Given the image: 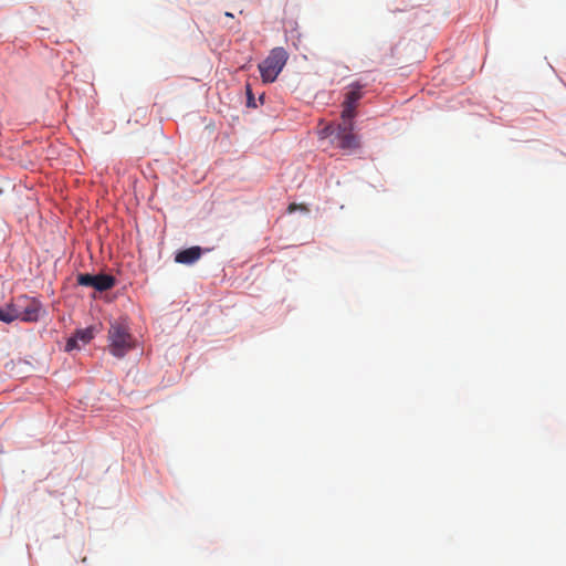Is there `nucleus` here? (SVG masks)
Wrapping results in <instances>:
<instances>
[{
  "instance_id": "1",
  "label": "nucleus",
  "mask_w": 566,
  "mask_h": 566,
  "mask_svg": "<svg viewBox=\"0 0 566 566\" xmlns=\"http://www.w3.org/2000/svg\"><path fill=\"white\" fill-rule=\"evenodd\" d=\"M135 347V338L130 334L129 325L125 319L114 321L108 329V349L109 353L123 358Z\"/></svg>"
},
{
  "instance_id": "2",
  "label": "nucleus",
  "mask_w": 566,
  "mask_h": 566,
  "mask_svg": "<svg viewBox=\"0 0 566 566\" xmlns=\"http://www.w3.org/2000/svg\"><path fill=\"white\" fill-rule=\"evenodd\" d=\"M289 60L287 51L282 46L272 49L269 55L259 64L261 78L264 83H273Z\"/></svg>"
},
{
  "instance_id": "3",
  "label": "nucleus",
  "mask_w": 566,
  "mask_h": 566,
  "mask_svg": "<svg viewBox=\"0 0 566 566\" xmlns=\"http://www.w3.org/2000/svg\"><path fill=\"white\" fill-rule=\"evenodd\" d=\"M11 310L17 319L23 322H36L40 318L42 305L41 303L27 295H20L10 303Z\"/></svg>"
},
{
  "instance_id": "4",
  "label": "nucleus",
  "mask_w": 566,
  "mask_h": 566,
  "mask_svg": "<svg viewBox=\"0 0 566 566\" xmlns=\"http://www.w3.org/2000/svg\"><path fill=\"white\" fill-rule=\"evenodd\" d=\"M77 283L82 286L94 287L98 292H105L115 286L116 280L109 274H80L77 276Z\"/></svg>"
},
{
  "instance_id": "5",
  "label": "nucleus",
  "mask_w": 566,
  "mask_h": 566,
  "mask_svg": "<svg viewBox=\"0 0 566 566\" xmlns=\"http://www.w3.org/2000/svg\"><path fill=\"white\" fill-rule=\"evenodd\" d=\"M353 119H343V123L337 127V145L343 149H356L359 147V140L353 133Z\"/></svg>"
},
{
  "instance_id": "6",
  "label": "nucleus",
  "mask_w": 566,
  "mask_h": 566,
  "mask_svg": "<svg viewBox=\"0 0 566 566\" xmlns=\"http://www.w3.org/2000/svg\"><path fill=\"white\" fill-rule=\"evenodd\" d=\"M363 86L358 83L352 85V90L346 93L343 102L342 119H353L356 115V104L363 97Z\"/></svg>"
},
{
  "instance_id": "7",
  "label": "nucleus",
  "mask_w": 566,
  "mask_h": 566,
  "mask_svg": "<svg viewBox=\"0 0 566 566\" xmlns=\"http://www.w3.org/2000/svg\"><path fill=\"white\" fill-rule=\"evenodd\" d=\"M201 253L200 247H191L179 251L175 256V261L181 264H193L200 259Z\"/></svg>"
},
{
  "instance_id": "8",
  "label": "nucleus",
  "mask_w": 566,
  "mask_h": 566,
  "mask_svg": "<svg viewBox=\"0 0 566 566\" xmlns=\"http://www.w3.org/2000/svg\"><path fill=\"white\" fill-rule=\"evenodd\" d=\"M77 340H81L83 344L90 343L95 335L94 327H86L83 329H77L74 334Z\"/></svg>"
},
{
  "instance_id": "9",
  "label": "nucleus",
  "mask_w": 566,
  "mask_h": 566,
  "mask_svg": "<svg viewBox=\"0 0 566 566\" xmlns=\"http://www.w3.org/2000/svg\"><path fill=\"white\" fill-rule=\"evenodd\" d=\"M0 321L4 323L17 321V315L13 314L10 303L4 308H0Z\"/></svg>"
},
{
  "instance_id": "10",
  "label": "nucleus",
  "mask_w": 566,
  "mask_h": 566,
  "mask_svg": "<svg viewBox=\"0 0 566 566\" xmlns=\"http://www.w3.org/2000/svg\"><path fill=\"white\" fill-rule=\"evenodd\" d=\"M77 342H78V340H77V338H76V336H75V335H73L72 337H70V338L67 339V342H66L65 350H66V352H71V350H73V349L77 348V347H78V346H77Z\"/></svg>"
},
{
  "instance_id": "11",
  "label": "nucleus",
  "mask_w": 566,
  "mask_h": 566,
  "mask_svg": "<svg viewBox=\"0 0 566 566\" xmlns=\"http://www.w3.org/2000/svg\"><path fill=\"white\" fill-rule=\"evenodd\" d=\"M248 96H249L248 105L250 106L252 104V102H253V96H252V93H251V90H250L249 86H248Z\"/></svg>"
},
{
  "instance_id": "12",
  "label": "nucleus",
  "mask_w": 566,
  "mask_h": 566,
  "mask_svg": "<svg viewBox=\"0 0 566 566\" xmlns=\"http://www.w3.org/2000/svg\"><path fill=\"white\" fill-rule=\"evenodd\" d=\"M298 208V206L296 203H291L289 206V212H293L294 210H296Z\"/></svg>"
},
{
  "instance_id": "13",
  "label": "nucleus",
  "mask_w": 566,
  "mask_h": 566,
  "mask_svg": "<svg viewBox=\"0 0 566 566\" xmlns=\"http://www.w3.org/2000/svg\"><path fill=\"white\" fill-rule=\"evenodd\" d=\"M226 17L233 18V14L231 12H226Z\"/></svg>"
}]
</instances>
